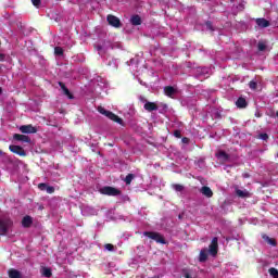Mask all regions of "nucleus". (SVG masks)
<instances>
[{
    "mask_svg": "<svg viewBox=\"0 0 278 278\" xmlns=\"http://www.w3.org/2000/svg\"><path fill=\"white\" fill-rule=\"evenodd\" d=\"M143 236H147V238H150L151 240H155L159 244H166V240L164 237L157 232H143Z\"/></svg>",
    "mask_w": 278,
    "mask_h": 278,
    "instance_id": "20e7f679",
    "label": "nucleus"
},
{
    "mask_svg": "<svg viewBox=\"0 0 278 278\" xmlns=\"http://www.w3.org/2000/svg\"><path fill=\"white\" fill-rule=\"evenodd\" d=\"M164 92L166 97H175V94H177V89H175L174 87H165Z\"/></svg>",
    "mask_w": 278,
    "mask_h": 278,
    "instance_id": "ddd939ff",
    "label": "nucleus"
},
{
    "mask_svg": "<svg viewBox=\"0 0 278 278\" xmlns=\"http://www.w3.org/2000/svg\"><path fill=\"white\" fill-rule=\"evenodd\" d=\"M98 112L100 114H103L106 116V118H110V121H113L114 123H118V125H123V119L118 117L116 114L105 110L103 106L98 108Z\"/></svg>",
    "mask_w": 278,
    "mask_h": 278,
    "instance_id": "7ed1b4c3",
    "label": "nucleus"
},
{
    "mask_svg": "<svg viewBox=\"0 0 278 278\" xmlns=\"http://www.w3.org/2000/svg\"><path fill=\"white\" fill-rule=\"evenodd\" d=\"M269 275L274 278H278V270L275 267L269 268Z\"/></svg>",
    "mask_w": 278,
    "mask_h": 278,
    "instance_id": "393cba45",
    "label": "nucleus"
},
{
    "mask_svg": "<svg viewBox=\"0 0 278 278\" xmlns=\"http://www.w3.org/2000/svg\"><path fill=\"white\" fill-rule=\"evenodd\" d=\"M31 223H33V219L30 216H25L23 219H22V225L23 227H30L31 226Z\"/></svg>",
    "mask_w": 278,
    "mask_h": 278,
    "instance_id": "a211bd4d",
    "label": "nucleus"
},
{
    "mask_svg": "<svg viewBox=\"0 0 278 278\" xmlns=\"http://www.w3.org/2000/svg\"><path fill=\"white\" fill-rule=\"evenodd\" d=\"M249 87L251 88V90H255L257 88V83H255V80L250 81Z\"/></svg>",
    "mask_w": 278,
    "mask_h": 278,
    "instance_id": "cd10ccee",
    "label": "nucleus"
},
{
    "mask_svg": "<svg viewBox=\"0 0 278 278\" xmlns=\"http://www.w3.org/2000/svg\"><path fill=\"white\" fill-rule=\"evenodd\" d=\"M0 94H1V87H0Z\"/></svg>",
    "mask_w": 278,
    "mask_h": 278,
    "instance_id": "79ce46f5",
    "label": "nucleus"
},
{
    "mask_svg": "<svg viewBox=\"0 0 278 278\" xmlns=\"http://www.w3.org/2000/svg\"><path fill=\"white\" fill-rule=\"evenodd\" d=\"M12 229V219L8 216L0 217V236H5Z\"/></svg>",
    "mask_w": 278,
    "mask_h": 278,
    "instance_id": "f03ea898",
    "label": "nucleus"
},
{
    "mask_svg": "<svg viewBox=\"0 0 278 278\" xmlns=\"http://www.w3.org/2000/svg\"><path fill=\"white\" fill-rule=\"evenodd\" d=\"M59 85L61 86V89L63 90V93L65 94V97H68V99H73V94H71V91L68 90V88H66V86L62 83H59Z\"/></svg>",
    "mask_w": 278,
    "mask_h": 278,
    "instance_id": "f3484780",
    "label": "nucleus"
},
{
    "mask_svg": "<svg viewBox=\"0 0 278 278\" xmlns=\"http://www.w3.org/2000/svg\"><path fill=\"white\" fill-rule=\"evenodd\" d=\"M182 142H188V138H182Z\"/></svg>",
    "mask_w": 278,
    "mask_h": 278,
    "instance_id": "58836bf2",
    "label": "nucleus"
},
{
    "mask_svg": "<svg viewBox=\"0 0 278 278\" xmlns=\"http://www.w3.org/2000/svg\"><path fill=\"white\" fill-rule=\"evenodd\" d=\"M261 140H266L268 138L267 134H261L260 135Z\"/></svg>",
    "mask_w": 278,
    "mask_h": 278,
    "instance_id": "f704fd0d",
    "label": "nucleus"
},
{
    "mask_svg": "<svg viewBox=\"0 0 278 278\" xmlns=\"http://www.w3.org/2000/svg\"><path fill=\"white\" fill-rule=\"evenodd\" d=\"M83 214H84V216H90V214H94V210L91 207H85L83 210Z\"/></svg>",
    "mask_w": 278,
    "mask_h": 278,
    "instance_id": "4be33fe9",
    "label": "nucleus"
},
{
    "mask_svg": "<svg viewBox=\"0 0 278 278\" xmlns=\"http://www.w3.org/2000/svg\"><path fill=\"white\" fill-rule=\"evenodd\" d=\"M106 21L112 27H121V20L114 15H108Z\"/></svg>",
    "mask_w": 278,
    "mask_h": 278,
    "instance_id": "423d86ee",
    "label": "nucleus"
},
{
    "mask_svg": "<svg viewBox=\"0 0 278 278\" xmlns=\"http://www.w3.org/2000/svg\"><path fill=\"white\" fill-rule=\"evenodd\" d=\"M9 277L10 278H22L23 275L21 274V271L16 270V269H10Z\"/></svg>",
    "mask_w": 278,
    "mask_h": 278,
    "instance_id": "dca6fc26",
    "label": "nucleus"
},
{
    "mask_svg": "<svg viewBox=\"0 0 278 278\" xmlns=\"http://www.w3.org/2000/svg\"><path fill=\"white\" fill-rule=\"evenodd\" d=\"M130 23H131V25H141L142 24V20L140 18L139 15H134L130 18Z\"/></svg>",
    "mask_w": 278,
    "mask_h": 278,
    "instance_id": "6ab92c4d",
    "label": "nucleus"
},
{
    "mask_svg": "<svg viewBox=\"0 0 278 278\" xmlns=\"http://www.w3.org/2000/svg\"><path fill=\"white\" fill-rule=\"evenodd\" d=\"M0 155H3V152L0 150Z\"/></svg>",
    "mask_w": 278,
    "mask_h": 278,
    "instance_id": "a19ab883",
    "label": "nucleus"
},
{
    "mask_svg": "<svg viewBox=\"0 0 278 278\" xmlns=\"http://www.w3.org/2000/svg\"><path fill=\"white\" fill-rule=\"evenodd\" d=\"M174 136H176V138H181V132L179 130H176L174 132Z\"/></svg>",
    "mask_w": 278,
    "mask_h": 278,
    "instance_id": "c9c22d12",
    "label": "nucleus"
},
{
    "mask_svg": "<svg viewBox=\"0 0 278 278\" xmlns=\"http://www.w3.org/2000/svg\"><path fill=\"white\" fill-rule=\"evenodd\" d=\"M237 108H244L247 105V100L244 98H239L236 102Z\"/></svg>",
    "mask_w": 278,
    "mask_h": 278,
    "instance_id": "aec40b11",
    "label": "nucleus"
},
{
    "mask_svg": "<svg viewBox=\"0 0 278 278\" xmlns=\"http://www.w3.org/2000/svg\"><path fill=\"white\" fill-rule=\"evenodd\" d=\"M186 278H190V275L187 274V275H186Z\"/></svg>",
    "mask_w": 278,
    "mask_h": 278,
    "instance_id": "ea45409f",
    "label": "nucleus"
},
{
    "mask_svg": "<svg viewBox=\"0 0 278 278\" xmlns=\"http://www.w3.org/2000/svg\"><path fill=\"white\" fill-rule=\"evenodd\" d=\"M20 131H22V134H36V128L31 125H24L20 127Z\"/></svg>",
    "mask_w": 278,
    "mask_h": 278,
    "instance_id": "6e6552de",
    "label": "nucleus"
},
{
    "mask_svg": "<svg viewBox=\"0 0 278 278\" xmlns=\"http://www.w3.org/2000/svg\"><path fill=\"white\" fill-rule=\"evenodd\" d=\"M38 188H39V190H46L47 191L48 185L47 184H39Z\"/></svg>",
    "mask_w": 278,
    "mask_h": 278,
    "instance_id": "473e14b6",
    "label": "nucleus"
},
{
    "mask_svg": "<svg viewBox=\"0 0 278 278\" xmlns=\"http://www.w3.org/2000/svg\"><path fill=\"white\" fill-rule=\"evenodd\" d=\"M200 192L204 197H207V199H212V197H214V192H212V189L210 187H202Z\"/></svg>",
    "mask_w": 278,
    "mask_h": 278,
    "instance_id": "1a4fd4ad",
    "label": "nucleus"
},
{
    "mask_svg": "<svg viewBox=\"0 0 278 278\" xmlns=\"http://www.w3.org/2000/svg\"><path fill=\"white\" fill-rule=\"evenodd\" d=\"M207 254L212 255V257H216L218 254V238H213L211 244L207 248H204L200 251L199 261L207 262Z\"/></svg>",
    "mask_w": 278,
    "mask_h": 278,
    "instance_id": "f257e3e1",
    "label": "nucleus"
},
{
    "mask_svg": "<svg viewBox=\"0 0 278 278\" xmlns=\"http://www.w3.org/2000/svg\"><path fill=\"white\" fill-rule=\"evenodd\" d=\"M104 249H105L106 251H114V245H112V243H106V244L104 245Z\"/></svg>",
    "mask_w": 278,
    "mask_h": 278,
    "instance_id": "7c9ffc66",
    "label": "nucleus"
},
{
    "mask_svg": "<svg viewBox=\"0 0 278 278\" xmlns=\"http://www.w3.org/2000/svg\"><path fill=\"white\" fill-rule=\"evenodd\" d=\"M14 140H20L21 142H29V137L28 136H25V135H18V134H15L13 136Z\"/></svg>",
    "mask_w": 278,
    "mask_h": 278,
    "instance_id": "4468645a",
    "label": "nucleus"
},
{
    "mask_svg": "<svg viewBox=\"0 0 278 278\" xmlns=\"http://www.w3.org/2000/svg\"><path fill=\"white\" fill-rule=\"evenodd\" d=\"M256 25L258 27L265 28L270 26V22H268L266 18H257L256 20Z\"/></svg>",
    "mask_w": 278,
    "mask_h": 278,
    "instance_id": "f8f14e48",
    "label": "nucleus"
},
{
    "mask_svg": "<svg viewBox=\"0 0 278 278\" xmlns=\"http://www.w3.org/2000/svg\"><path fill=\"white\" fill-rule=\"evenodd\" d=\"M206 27H207V29H211V31H214V28H212V23L207 22Z\"/></svg>",
    "mask_w": 278,
    "mask_h": 278,
    "instance_id": "e433bc0d",
    "label": "nucleus"
},
{
    "mask_svg": "<svg viewBox=\"0 0 278 278\" xmlns=\"http://www.w3.org/2000/svg\"><path fill=\"white\" fill-rule=\"evenodd\" d=\"M216 157L220 160L222 162H227L229 160V155L227 153L219 151L216 153Z\"/></svg>",
    "mask_w": 278,
    "mask_h": 278,
    "instance_id": "2eb2a0df",
    "label": "nucleus"
},
{
    "mask_svg": "<svg viewBox=\"0 0 278 278\" xmlns=\"http://www.w3.org/2000/svg\"><path fill=\"white\" fill-rule=\"evenodd\" d=\"M263 238L265 239V242H267L268 244H270L271 247H275V239L269 238L268 236H263Z\"/></svg>",
    "mask_w": 278,
    "mask_h": 278,
    "instance_id": "b1692460",
    "label": "nucleus"
},
{
    "mask_svg": "<svg viewBox=\"0 0 278 278\" xmlns=\"http://www.w3.org/2000/svg\"><path fill=\"white\" fill-rule=\"evenodd\" d=\"M173 188L176 192H182L184 186L181 185H173Z\"/></svg>",
    "mask_w": 278,
    "mask_h": 278,
    "instance_id": "bb28decb",
    "label": "nucleus"
},
{
    "mask_svg": "<svg viewBox=\"0 0 278 278\" xmlns=\"http://www.w3.org/2000/svg\"><path fill=\"white\" fill-rule=\"evenodd\" d=\"M236 194H237V197H240L241 199H247V198L251 197V193L247 189H244V190L236 189Z\"/></svg>",
    "mask_w": 278,
    "mask_h": 278,
    "instance_id": "9b49d317",
    "label": "nucleus"
},
{
    "mask_svg": "<svg viewBox=\"0 0 278 278\" xmlns=\"http://www.w3.org/2000/svg\"><path fill=\"white\" fill-rule=\"evenodd\" d=\"M46 192H48V194H53V192H55V188L48 186L46 188Z\"/></svg>",
    "mask_w": 278,
    "mask_h": 278,
    "instance_id": "c85d7f7f",
    "label": "nucleus"
},
{
    "mask_svg": "<svg viewBox=\"0 0 278 278\" xmlns=\"http://www.w3.org/2000/svg\"><path fill=\"white\" fill-rule=\"evenodd\" d=\"M9 149H10V151H11L12 153H16V155H22V156L27 155V154L25 153V150H24L22 147H18V146H10Z\"/></svg>",
    "mask_w": 278,
    "mask_h": 278,
    "instance_id": "0eeeda50",
    "label": "nucleus"
},
{
    "mask_svg": "<svg viewBox=\"0 0 278 278\" xmlns=\"http://www.w3.org/2000/svg\"><path fill=\"white\" fill-rule=\"evenodd\" d=\"M143 108L147 112H155L157 110V104H155V102H146Z\"/></svg>",
    "mask_w": 278,
    "mask_h": 278,
    "instance_id": "9d476101",
    "label": "nucleus"
},
{
    "mask_svg": "<svg viewBox=\"0 0 278 278\" xmlns=\"http://www.w3.org/2000/svg\"><path fill=\"white\" fill-rule=\"evenodd\" d=\"M136 176H134V174H128L127 176H126V178H125V184L127 185V186H129V184H131V181H134V178H135Z\"/></svg>",
    "mask_w": 278,
    "mask_h": 278,
    "instance_id": "5701e85b",
    "label": "nucleus"
},
{
    "mask_svg": "<svg viewBox=\"0 0 278 278\" xmlns=\"http://www.w3.org/2000/svg\"><path fill=\"white\" fill-rule=\"evenodd\" d=\"M41 275H43V277H51V268L42 267L41 268Z\"/></svg>",
    "mask_w": 278,
    "mask_h": 278,
    "instance_id": "412c9836",
    "label": "nucleus"
},
{
    "mask_svg": "<svg viewBox=\"0 0 278 278\" xmlns=\"http://www.w3.org/2000/svg\"><path fill=\"white\" fill-rule=\"evenodd\" d=\"M0 62H5V54L0 53Z\"/></svg>",
    "mask_w": 278,
    "mask_h": 278,
    "instance_id": "4c0bfd02",
    "label": "nucleus"
},
{
    "mask_svg": "<svg viewBox=\"0 0 278 278\" xmlns=\"http://www.w3.org/2000/svg\"><path fill=\"white\" fill-rule=\"evenodd\" d=\"M198 73L199 77H201V75H205V73H207V68H198Z\"/></svg>",
    "mask_w": 278,
    "mask_h": 278,
    "instance_id": "2f4dec72",
    "label": "nucleus"
},
{
    "mask_svg": "<svg viewBox=\"0 0 278 278\" xmlns=\"http://www.w3.org/2000/svg\"><path fill=\"white\" fill-rule=\"evenodd\" d=\"M266 50V43L258 42V51H265Z\"/></svg>",
    "mask_w": 278,
    "mask_h": 278,
    "instance_id": "c756f323",
    "label": "nucleus"
},
{
    "mask_svg": "<svg viewBox=\"0 0 278 278\" xmlns=\"http://www.w3.org/2000/svg\"><path fill=\"white\" fill-rule=\"evenodd\" d=\"M31 3L35 8H40V0H31Z\"/></svg>",
    "mask_w": 278,
    "mask_h": 278,
    "instance_id": "72a5a7b5",
    "label": "nucleus"
},
{
    "mask_svg": "<svg viewBox=\"0 0 278 278\" xmlns=\"http://www.w3.org/2000/svg\"><path fill=\"white\" fill-rule=\"evenodd\" d=\"M101 194H108L109 197H118L121 194V190L113 187H103L100 189Z\"/></svg>",
    "mask_w": 278,
    "mask_h": 278,
    "instance_id": "39448f33",
    "label": "nucleus"
},
{
    "mask_svg": "<svg viewBox=\"0 0 278 278\" xmlns=\"http://www.w3.org/2000/svg\"><path fill=\"white\" fill-rule=\"evenodd\" d=\"M55 55H63L64 50L61 47L54 48Z\"/></svg>",
    "mask_w": 278,
    "mask_h": 278,
    "instance_id": "a878e982",
    "label": "nucleus"
}]
</instances>
